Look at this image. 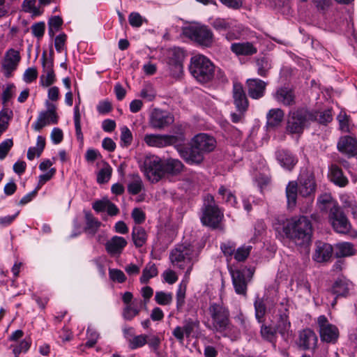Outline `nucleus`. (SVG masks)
<instances>
[{
    "label": "nucleus",
    "instance_id": "4468645a",
    "mask_svg": "<svg viewBox=\"0 0 357 357\" xmlns=\"http://www.w3.org/2000/svg\"><path fill=\"white\" fill-rule=\"evenodd\" d=\"M174 121V116L168 112L154 109L149 116V125L157 130H163Z\"/></svg>",
    "mask_w": 357,
    "mask_h": 357
},
{
    "label": "nucleus",
    "instance_id": "de8ad7c7",
    "mask_svg": "<svg viewBox=\"0 0 357 357\" xmlns=\"http://www.w3.org/2000/svg\"><path fill=\"white\" fill-rule=\"evenodd\" d=\"M74 121L77 137L79 140H82L83 135L81 129V115L79 113V108L77 105H75L74 108Z\"/></svg>",
    "mask_w": 357,
    "mask_h": 357
},
{
    "label": "nucleus",
    "instance_id": "ea45409f",
    "mask_svg": "<svg viewBox=\"0 0 357 357\" xmlns=\"http://www.w3.org/2000/svg\"><path fill=\"white\" fill-rule=\"evenodd\" d=\"M143 188V182L138 175L133 176L132 181L128 185V191L132 195H137Z\"/></svg>",
    "mask_w": 357,
    "mask_h": 357
},
{
    "label": "nucleus",
    "instance_id": "f03ea898",
    "mask_svg": "<svg viewBox=\"0 0 357 357\" xmlns=\"http://www.w3.org/2000/svg\"><path fill=\"white\" fill-rule=\"evenodd\" d=\"M282 230L286 237L297 245H307L311 241L312 228L307 217H294L287 220Z\"/></svg>",
    "mask_w": 357,
    "mask_h": 357
},
{
    "label": "nucleus",
    "instance_id": "dca6fc26",
    "mask_svg": "<svg viewBox=\"0 0 357 357\" xmlns=\"http://www.w3.org/2000/svg\"><path fill=\"white\" fill-rule=\"evenodd\" d=\"M57 121L58 116L55 106L52 104H48L47 110L39 113L37 120L32 125V128L36 131H40L45 126L51 123L56 124Z\"/></svg>",
    "mask_w": 357,
    "mask_h": 357
},
{
    "label": "nucleus",
    "instance_id": "6e6d98bb",
    "mask_svg": "<svg viewBox=\"0 0 357 357\" xmlns=\"http://www.w3.org/2000/svg\"><path fill=\"white\" fill-rule=\"evenodd\" d=\"M62 24L63 20L59 16H54L50 18L48 22L50 35L53 36L54 35V31H58Z\"/></svg>",
    "mask_w": 357,
    "mask_h": 357
},
{
    "label": "nucleus",
    "instance_id": "6e6552de",
    "mask_svg": "<svg viewBox=\"0 0 357 357\" xmlns=\"http://www.w3.org/2000/svg\"><path fill=\"white\" fill-rule=\"evenodd\" d=\"M185 138L183 134L160 135L146 134L144 137V142L151 147L163 148L168 146H174L177 149L180 144H183Z\"/></svg>",
    "mask_w": 357,
    "mask_h": 357
},
{
    "label": "nucleus",
    "instance_id": "69168bd1",
    "mask_svg": "<svg viewBox=\"0 0 357 357\" xmlns=\"http://www.w3.org/2000/svg\"><path fill=\"white\" fill-rule=\"evenodd\" d=\"M13 145V142L11 139H7L0 144V160L6 158Z\"/></svg>",
    "mask_w": 357,
    "mask_h": 357
},
{
    "label": "nucleus",
    "instance_id": "bb28decb",
    "mask_svg": "<svg viewBox=\"0 0 357 357\" xmlns=\"http://www.w3.org/2000/svg\"><path fill=\"white\" fill-rule=\"evenodd\" d=\"M331 180L336 185L343 188L349 183L348 178L344 175L342 170L335 164L329 168Z\"/></svg>",
    "mask_w": 357,
    "mask_h": 357
},
{
    "label": "nucleus",
    "instance_id": "13d9d810",
    "mask_svg": "<svg viewBox=\"0 0 357 357\" xmlns=\"http://www.w3.org/2000/svg\"><path fill=\"white\" fill-rule=\"evenodd\" d=\"M186 291V284L181 283L176 292V305L177 308H181L185 303V297Z\"/></svg>",
    "mask_w": 357,
    "mask_h": 357
},
{
    "label": "nucleus",
    "instance_id": "49530a36",
    "mask_svg": "<svg viewBox=\"0 0 357 357\" xmlns=\"http://www.w3.org/2000/svg\"><path fill=\"white\" fill-rule=\"evenodd\" d=\"M340 201L344 208H349L353 213H356V202L354 197L348 194H343L340 195Z\"/></svg>",
    "mask_w": 357,
    "mask_h": 357
},
{
    "label": "nucleus",
    "instance_id": "72a5a7b5",
    "mask_svg": "<svg viewBox=\"0 0 357 357\" xmlns=\"http://www.w3.org/2000/svg\"><path fill=\"white\" fill-rule=\"evenodd\" d=\"M132 238L137 248L143 246L147 240V234L144 228L139 226L135 227L132 232Z\"/></svg>",
    "mask_w": 357,
    "mask_h": 357
},
{
    "label": "nucleus",
    "instance_id": "09e8293b",
    "mask_svg": "<svg viewBox=\"0 0 357 357\" xmlns=\"http://www.w3.org/2000/svg\"><path fill=\"white\" fill-rule=\"evenodd\" d=\"M112 172V167L107 164L99 171L97 176V181L99 183H105L108 182L111 177Z\"/></svg>",
    "mask_w": 357,
    "mask_h": 357
},
{
    "label": "nucleus",
    "instance_id": "f8f14e48",
    "mask_svg": "<svg viewBox=\"0 0 357 357\" xmlns=\"http://www.w3.org/2000/svg\"><path fill=\"white\" fill-rule=\"evenodd\" d=\"M317 324L321 341L332 344L337 342L339 337L338 328L331 324L324 315L317 318Z\"/></svg>",
    "mask_w": 357,
    "mask_h": 357
},
{
    "label": "nucleus",
    "instance_id": "423d86ee",
    "mask_svg": "<svg viewBox=\"0 0 357 357\" xmlns=\"http://www.w3.org/2000/svg\"><path fill=\"white\" fill-rule=\"evenodd\" d=\"M211 318V328L219 333H222L229 328V311L222 303H213L208 307Z\"/></svg>",
    "mask_w": 357,
    "mask_h": 357
},
{
    "label": "nucleus",
    "instance_id": "ddd939ff",
    "mask_svg": "<svg viewBox=\"0 0 357 357\" xmlns=\"http://www.w3.org/2000/svg\"><path fill=\"white\" fill-rule=\"evenodd\" d=\"M329 220L334 230L340 234H347L351 229V224L340 207H335L329 212Z\"/></svg>",
    "mask_w": 357,
    "mask_h": 357
},
{
    "label": "nucleus",
    "instance_id": "e433bc0d",
    "mask_svg": "<svg viewBox=\"0 0 357 357\" xmlns=\"http://www.w3.org/2000/svg\"><path fill=\"white\" fill-rule=\"evenodd\" d=\"M318 203L321 211L329 210V212L335 207H340L329 194H324L318 198Z\"/></svg>",
    "mask_w": 357,
    "mask_h": 357
},
{
    "label": "nucleus",
    "instance_id": "4be33fe9",
    "mask_svg": "<svg viewBox=\"0 0 357 357\" xmlns=\"http://www.w3.org/2000/svg\"><path fill=\"white\" fill-rule=\"evenodd\" d=\"M234 105L239 112H245L248 107V100L241 84H234L233 87Z\"/></svg>",
    "mask_w": 357,
    "mask_h": 357
},
{
    "label": "nucleus",
    "instance_id": "aec40b11",
    "mask_svg": "<svg viewBox=\"0 0 357 357\" xmlns=\"http://www.w3.org/2000/svg\"><path fill=\"white\" fill-rule=\"evenodd\" d=\"M20 59V52L17 50L10 49L6 52L2 66L7 77L17 68Z\"/></svg>",
    "mask_w": 357,
    "mask_h": 357
},
{
    "label": "nucleus",
    "instance_id": "39448f33",
    "mask_svg": "<svg viewBox=\"0 0 357 357\" xmlns=\"http://www.w3.org/2000/svg\"><path fill=\"white\" fill-rule=\"evenodd\" d=\"M194 256H197V253L192 245L181 244L171 251L169 259L174 266L181 269L187 267L186 275H188L192 268V260Z\"/></svg>",
    "mask_w": 357,
    "mask_h": 357
},
{
    "label": "nucleus",
    "instance_id": "5fc2aeb1",
    "mask_svg": "<svg viewBox=\"0 0 357 357\" xmlns=\"http://www.w3.org/2000/svg\"><path fill=\"white\" fill-rule=\"evenodd\" d=\"M121 142L123 146H128L132 142V134L127 126L121 128Z\"/></svg>",
    "mask_w": 357,
    "mask_h": 357
},
{
    "label": "nucleus",
    "instance_id": "a211bd4d",
    "mask_svg": "<svg viewBox=\"0 0 357 357\" xmlns=\"http://www.w3.org/2000/svg\"><path fill=\"white\" fill-rule=\"evenodd\" d=\"M248 271L249 270L246 269H236L230 271L232 283L235 291L238 294L243 296L246 295L248 280L245 277V273Z\"/></svg>",
    "mask_w": 357,
    "mask_h": 357
},
{
    "label": "nucleus",
    "instance_id": "3c124183",
    "mask_svg": "<svg viewBox=\"0 0 357 357\" xmlns=\"http://www.w3.org/2000/svg\"><path fill=\"white\" fill-rule=\"evenodd\" d=\"M36 0H24L22 6L25 12L33 15H40L42 13L40 8L36 6Z\"/></svg>",
    "mask_w": 357,
    "mask_h": 357
},
{
    "label": "nucleus",
    "instance_id": "0eeeda50",
    "mask_svg": "<svg viewBox=\"0 0 357 357\" xmlns=\"http://www.w3.org/2000/svg\"><path fill=\"white\" fill-rule=\"evenodd\" d=\"M139 167L146 178L152 183H156L163 177V160L157 155H146Z\"/></svg>",
    "mask_w": 357,
    "mask_h": 357
},
{
    "label": "nucleus",
    "instance_id": "1a4fd4ad",
    "mask_svg": "<svg viewBox=\"0 0 357 357\" xmlns=\"http://www.w3.org/2000/svg\"><path fill=\"white\" fill-rule=\"evenodd\" d=\"M211 26L218 31H227L225 38L229 41L238 39L243 30L240 24L229 18H215L211 22Z\"/></svg>",
    "mask_w": 357,
    "mask_h": 357
},
{
    "label": "nucleus",
    "instance_id": "e2e57ef3",
    "mask_svg": "<svg viewBox=\"0 0 357 357\" xmlns=\"http://www.w3.org/2000/svg\"><path fill=\"white\" fill-rule=\"evenodd\" d=\"M31 347V341L24 340L18 345L14 347L13 352L15 357H18L22 353H26Z\"/></svg>",
    "mask_w": 357,
    "mask_h": 357
},
{
    "label": "nucleus",
    "instance_id": "603ef678",
    "mask_svg": "<svg viewBox=\"0 0 357 357\" xmlns=\"http://www.w3.org/2000/svg\"><path fill=\"white\" fill-rule=\"evenodd\" d=\"M255 309V316L259 322L266 313V305L261 298L257 297L254 303Z\"/></svg>",
    "mask_w": 357,
    "mask_h": 357
},
{
    "label": "nucleus",
    "instance_id": "052dcab7",
    "mask_svg": "<svg viewBox=\"0 0 357 357\" xmlns=\"http://www.w3.org/2000/svg\"><path fill=\"white\" fill-rule=\"evenodd\" d=\"M109 275L112 280L119 283H123L126 280V276L124 273L116 268L109 269Z\"/></svg>",
    "mask_w": 357,
    "mask_h": 357
},
{
    "label": "nucleus",
    "instance_id": "c85d7f7f",
    "mask_svg": "<svg viewBox=\"0 0 357 357\" xmlns=\"http://www.w3.org/2000/svg\"><path fill=\"white\" fill-rule=\"evenodd\" d=\"M334 254L337 258L349 257L356 254V250L352 243L341 242L335 245Z\"/></svg>",
    "mask_w": 357,
    "mask_h": 357
},
{
    "label": "nucleus",
    "instance_id": "0e129e2a",
    "mask_svg": "<svg viewBox=\"0 0 357 357\" xmlns=\"http://www.w3.org/2000/svg\"><path fill=\"white\" fill-rule=\"evenodd\" d=\"M56 173L54 168H51L47 172L44 174H41L38 177V183L36 186V189L38 190L40 188L48 181H50Z\"/></svg>",
    "mask_w": 357,
    "mask_h": 357
},
{
    "label": "nucleus",
    "instance_id": "37998d69",
    "mask_svg": "<svg viewBox=\"0 0 357 357\" xmlns=\"http://www.w3.org/2000/svg\"><path fill=\"white\" fill-rule=\"evenodd\" d=\"M173 295L170 292L156 291L155 300L156 303L161 305H167L172 302Z\"/></svg>",
    "mask_w": 357,
    "mask_h": 357
},
{
    "label": "nucleus",
    "instance_id": "393cba45",
    "mask_svg": "<svg viewBox=\"0 0 357 357\" xmlns=\"http://www.w3.org/2000/svg\"><path fill=\"white\" fill-rule=\"evenodd\" d=\"M317 337L315 333L309 329H305L300 333L298 345L303 349L314 348L317 342Z\"/></svg>",
    "mask_w": 357,
    "mask_h": 357
},
{
    "label": "nucleus",
    "instance_id": "9d476101",
    "mask_svg": "<svg viewBox=\"0 0 357 357\" xmlns=\"http://www.w3.org/2000/svg\"><path fill=\"white\" fill-rule=\"evenodd\" d=\"M53 54V50H51L49 56H47L46 52H43L41 56L43 70L40 77V84L43 87H48L56 81Z\"/></svg>",
    "mask_w": 357,
    "mask_h": 357
},
{
    "label": "nucleus",
    "instance_id": "a19ab883",
    "mask_svg": "<svg viewBox=\"0 0 357 357\" xmlns=\"http://www.w3.org/2000/svg\"><path fill=\"white\" fill-rule=\"evenodd\" d=\"M86 232L89 234L94 235L98 229L101 225L100 222L94 218L90 213L86 215Z\"/></svg>",
    "mask_w": 357,
    "mask_h": 357
},
{
    "label": "nucleus",
    "instance_id": "a18cd8bd",
    "mask_svg": "<svg viewBox=\"0 0 357 357\" xmlns=\"http://www.w3.org/2000/svg\"><path fill=\"white\" fill-rule=\"evenodd\" d=\"M139 312V309L137 307V303L135 301L132 304L126 305L123 310V316L126 320H131L133 317L137 316Z\"/></svg>",
    "mask_w": 357,
    "mask_h": 357
},
{
    "label": "nucleus",
    "instance_id": "2eb2a0df",
    "mask_svg": "<svg viewBox=\"0 0 357 357\" xmlns=\"http://www.w3.org/2000/svg\"><path fill=\"white\" fill-rule=\"evenodd\" d=\"M223 218V213L216 205L206 206L203 208L201 218L203 225L216 228Z\"/></svg>",
    "mask_w": 357,
    "mask_h": 357
},
{
    "label": "nucleus",
    "instance_id": "338daca9",
    "mask_svg": "<svg viewBox=\"0 0 357 357\" xmlns=\"http://www.w3.org/2000/svg\"><path fill=\"white\" fill-rule=\"evenodd\" d=\"M31 32L35 37L40 38L43 36L45 30V24L40 22L33 24L31 27Z\"/></svg>",
    "mask_w": 357,
    "mask_h": 357
},
{
    "label": "nucleus",
    "instance_id": "58836bf2",
    "mask_svg": "<svg viewBox=\"0 0 357 357\" xmlns=\"http://www.w3.org/2000/svg\"><path fill=\"white\" fill-rule=\"evenodd\" d=\"M291 324L286 314H281L277 324L278 331L282 335H288Z\"/></svg>",
    "mask_w": 357,
    "mask_h": 357
},
{
    "label": "nucleus",
    "instance_id": "412c9836",
    "mask_svg": "<svg viewBox=\"0 0 357 357\" xmlns=\"http://www.w3.org/2000/svg\"><path fill=\"white\" fill-rule=\"evenodd\" d=\"M337 146L339 151L349 157H354L357 155V142L352 137H340Z\"/></svg>",
    "mask_w": 357,
    "mask_h": 357
},
{
    "label": "nucleus",
    "instance_id": "f704fd0d",
    "mask_svg": "<svg viewBox=\"0 0 357 357\" xmlns=\"http://www.w3.org/2000/svg\"><path fill=\"white\" fill-rule=\"evenodd\" d=\"M158 273V272L155 264L153 262H149L143 269L139 281L142 284H146L150 279L157 276Z\"/></svg>",
    "mask_w": 357,
    "mask_h": 357
},
{
    "label": "nucleus",
    "instance_id": "6ab92c4d",
    "mask_svg": "<svg viewBox=\"0 0 357 357\" xmlns=\"http://www.w3.org/2000/svg\"><path fill=\"white\" fill-rule=\"evenodd\" d=\"M249 96L252 99L264 97L266 88V82L258 78L248 79L246 82Z\"/></svg>",
    "mask_w": 357,
    "mask_h": 357
},
{
    "label": "nucleus",
    "instance_id": "864d4df0",
    "mask_svg": "<svg viewBox=\"0 0 357 357\" xmlns=\"http://www.w3.org/2000/svg\"><path fill=\"white\" fill-rule=\"evenodd\" d=\"M199 326V321L192 319H185L183 322V326L185 336L189 337L193 333L195 328H198Z\"/></svg>",
    "mask_w": 357,
    "mask_h": 357
},
{
    "label": "nucleus",
    "instance_id": "8fccbe9b",
    "mask_svg": "<svg viewBox=\"0 0 357 357\" xmlns=\"http://www.w3.org/2000/svg\"><path fill=\"white\" fill-rule=\"evenodd\" d=\"M251 245H243L238 248L234 253V259L238 261H245L249 256L252 250Z\"/></svg>",
    "mask_w": 357,
    "mask_h": 357
},
{
    "label": "nucleus",
    "instance_id": "bf43d9fd",
    "mask_svg": "<svg viewBox=\"0 0 357 357\" xmlns=\"http://www.w3.org/2000/svg\"><path fill=\"white\" fill-rule=\"evenodd\" d=\"M156 92L151 84L146 85L140 93V96L148 101H152L155 99Z\"/></svg>",
    "mask_w": 357,
    "mask_h": 357
},
{
    "label": "nucleus",
    "instance_id": "f3484780",
    "mask_svg": "<svg viewBox=\"0 0 357 357\" xmlns=\"http://www.w3.org/2000/svg\"><path fill=\"white\" fill-rule=\"evenodd\" d=\"M190 38L199 44L209 47L213 41V34L206 26L192 27L189 30Z\"/></svg>",
    "mask_w": 357,
    "mask_h": 357
},
{
    "label": "nucleus",
    "instance_id": "4c0bfd02",
    "mask_svg": "<svg viewBox=\"0 0 357 357\" xmlns=\"http://www.w3.org/2000/svg\"><path fill=\"white\" fill-rule=\"evenodd\" d=\"M257 67V73L261 77L267 76L270 69L272 67L271 61L268 57L259 58L256 61Z\"/></svg>",
    "mask_w": 357,
    "mask_h": 357
},
{
    "label": "nucleus",
    "instance_id": "7ed1b4c3",
    "mask_svg": "<svg viewBox=\"0 0 357 357\" xmlns=\"http://www.w3.org/2000/svg\"><path fill=\"white\" fill-rule=\"evenodd\" d=\"M299 183V187L296 181H290L287 185L286 196L289 208L296 206L298 191L303 197H310L315 192L314 176L311 171H303L300 174Z\"/></svg>",
    "mask_w": 357,
    "mask_h": 357
},
{
    "label": "nucleus",
    "instance_id": "473e14b6",
    "mask_svg": "<svg viewBox=\"0 0 357 357\" xmlns=\"http://www.w3.org/2000/svg\"><path fill=\"white\" fill-rule=\"evenodd\" d=\"M284 112L279 108L271 109L266 115L267 124L269 126L275 127L278 126L284 119Z\"/></svg>",
    "mask_w": 357,
    "mask_h": 357
},
{
    "label": "nucleus",
    "instance_id": "20e7f679",
    "mask_svg": "<svg viewBox=\"0 0 357 357\" xmlns=\"http://www.w3.org/2000/svg\"><path fill=\"white\" fill-rule=\"evenodd\" d=\"M189 70L197 82L207 83L213 79L215 67L206 56L197 54L191 57Z\"/></svg>",
    "mask_w": 357,
    "mask_h": 357
},
{
    "label": "nucleus",
    "instance_id": "2f4dec72",
    "mask_svg": "<svg viewBox=\"0 0 357 357\" xmlns=\"http://www.w3.org/2000/svg\"><path fill=\"white\" fill-rule=\"evenodd\" d=\"M349 291V283L344 279H338L334 283L332 287V289L329 293L333 295H335V298L332 301L331 305L334 306L336 303V298L338 296H345Z\"/></svg>",
    "mask_w": 357,
    "mask_h": 357
},
{
    "label": "nucleus",
    "instance_id": "680f3d73",
    "mask_svg": "<svg viewBox=\"0 0 357 357\" xmlns=\"http://www.w3.org/2000/svg\"><path fill=\"white\" fill-rule=\"evenodd\" d=\"M220 249L224 255L227 257V261L231 260L232 255H234L236 245L231 242L222 243Z\"/></svg>",
    "mask_w": 357,
    "mask_h": 357
},
{
    "label": "nucleus",
    "instance_id": "774afa93",
    "mask_svg": "<svg viewBox=\"0 0 357 357\" xmlns=\"http://www.w3.org/2000/svg\"><path fill=\"white\" fill-rule=\"evenodd\" d=\"M275 330L270 326L263 325L261 328V335L262 337L269 342L274 340Z\"/></svg>",
    "mask_w": 357,
    "mask_h": 357
},
{
    "label": "nucleus",
    "instance_id": "5701e85b",
    "mask_svg": "<svg viewBox=\"0 0 357 357\" xmlns=\"http://www.w3.org/2000/svg\"><path fill=\"white\" fill-rule=\"evenodd\" d=\"M273 96L278 102L285 106H291L295 103L294 92L289 87L282 86L277 89Z\"/></svg>",
    "mask_w": 357,
    "mask_h": 357
},
{
    "label": "nucleus",
    "instance_id": "f257e3e1",
    "mask_svg": "<svg viewBox=\"0 0 357 357\" xmlns=\"http://www.w3.org/2000/svg\"><path fill=\"white\" fill-rule=\"evenodd\" d=\"M215 139L205 133L195 136L188 146L180 144L177 148L179 155L189 165L200 164L204 154L212 151L215 147Z\"/></svg>",
    "mask_w": 357,
    "mask_h": 357
},
{
    "label": "nucleus",
    "instance_id": "4d7b16f0",
    "mask_svg": "<svg viewBox=\"0 0 357 357\" xmlns=\"http://www.w3.org/2000/svg\"><path fill=\"white\" fill-rule=\"evenodd\" d=\"M315 119L319 123L326 125L331 122L333 119L332 112L331 109H326L323 112H317L315 116Z\"/></svg>",
    "mask_w": 357,
    "mask_h": 357
},
{
    "label": "nucleus",
    "instance_id": "a878e982",
    "mask_svg": "<svg viewBox=\"0 0 357 357\" xmlns=\"http://www.w3.org/2000/svg\"><path fill=\"white\" fill-rule=\"evenodd\" d=\"M127 245L126 240L121 236H114L105 244L107 252L112 255H119Z\"/></svg>",
    "mask_w": 357,
    "mask_h": 357
},
{
    "label": "nucleus",
    "instance_id": "79ce46f5",
    "mask_svg": "<svg viewBox=\"0 0 357 357\" xmlns=\"http://www.w3.org/2000/svg\"><path fill=\"white\" fill-rule=\"evenodd\" d=\"M147 335H134L132 338L128 339L130 349H136L142 347L147 343Z\"/></svg>",
    "mask_w": 357,
    "mask_h": 357
},
{
    "label": "nucleus",
    "instance_id": "b1692460",
    "mask_svg": "<svg viewBox=\"0 0 357 357\" xmlns=\"http://www.w3.org/2000/svg\"><path fill=\"white\" fill-rule=\"evenodd\" d=\"M334 252L331 245L323 243H316V248L313 254V259L317 262H324L328 261Z\"/></svg>",
    "mask_w": 357,
    "mask_h": 357
},
{
    "label": "nucleus",
    "instance_id": "c03bdc74",
    "mask_svg": "<svg viewBox=\"0 0 357 357\" xmlns=\"http://www.w3.org/2000/svg\"><path fill=\"white\" fill-rule=\"evenodd\" d=\"M218 192V195L222 197V199H224L225 202L231 204V206H234L236 204V197L229 189L222 185L220 187Z\"/></svg>",
    "mask_w": 357,
    "mask_h": 357
},
{
    "label": "nucleus",
    "instance_id": "c756f323",
    "mask_svg": "<svg viewBox=\"0 0 357 357\" xmlns=\"http://www.w3.org/2000/svg\"><path fill=\"white\" fill-rule=\"evenodd\" d=\"M183 163L178 159L169 158L163 160V176L166 174L176 175L181 172L183 169Z\"/></svg>",
    "mask_w": 357,
    "mask_h": 357
},
{
    "label": "nucleus",
    "instance_id": "cd10ccee",
    "mask_svg": "<svg viewBox=\"0 0 357 357\" xmlns=\"http://www.w3.org/2000/svg\"><path fill=\"white\" fill-rule=\"evenodd\" d=\"M276 158L281 166L288 170H291L297 162L296 158L286 150L278 151Z\"/></svg>",
    "mask_w": 357,
    "mask_h": 357
},
{
    "label": "nucleus",
    "instance_id": "9b49d317",
    "mask_svg": "<svg viewBox=\"0 0 357 357\" xmlns=\"http://www.w3.org/2000/svg\"><path fill=\"white\" fill-rule=\"evenodd\" d=\"M311 115L303 109H299L289 114L287 130L291 133H301Z\"/></svg>",
    "mask_w": 357,
    "mask_h": 357
},
{
    "label": "nucleus",
    "instance_id": "7c9ffc66",
    "mask_svg": "<svg viewBox=\"0 0 357 357\" xmlns=\"http://www.w3.org/2000/svg\"><path fill=\"white\" fill-rule=\"evenodd\" d=\"M231 50L236 55L249 56L256 54L257 50L251 43H235L231 44Z\"/></svg>",
    "mask_w": 357,
    "mask_h": 357
},
{
    "label": "nucleus",
    "instance_id": "c9c22d12",
    "mask_svg": "<svg viewBox=\"0 0 357 357\" xmlns=\"http://www.w3.org/2000/svg\"><path fill=\"white\" fill-rule=\"evenodd\" d=\"M45 146V139L42 136H38L36 146L30 147L27 151V158L32 160L37 155L39 157Z\"/></svg>",
    "mask_w": 357,
    "mask_h": 357
}]
</instances>
